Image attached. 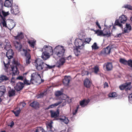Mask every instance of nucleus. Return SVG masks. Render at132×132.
Here are the masks:
<instances>
[{
  "label": "nucleus",
  "instance_id": "56",
  "mask_svg": "<svg viewBox=\"0 0 132 132\" xmlns=\"http://www.w3.org/2000/svg\"><path fill=\"white\" fill-rule=\"evenodd\" d=\"M23 50H24L27 51V52L28 53H29L30 54V52L31 51H30V49H28V50H27V49H23V50H22V51L23 52L24 55H25V53H24V51H23Z\"/></svg>",
  "mask_w": 132,
  "mask_h": 132
},
{
  "label": "nucleus",
  "instance_id": "20",
  "mask_svg": "<svg viewBox=\"0 0 132 132\" xmlns=\"http://www.w3.org/2000/svg\"><path fill=\"white\" fill-rule=\"evenodd\" d=\"M104 36L107 35L108 37L111 36V34L109 28H105L103 30Z\"/></svg>",
  "mask_w": 132,
  "mask_h": 132
},
{
  "label": "nucleus",
  "instance_id": "17",
  "mask_svg": "<svg viewBox=\"0 0 132 132\" xmlns=\"http://www.w3.org/2000/svg\"><path fill=\"white\" fill-rule=\"evenodd\" d=\"M29 105L35 109H38L39 107V103L35 101H34L31 103Z\"/></svg>",
  "mask_w": 132,
  "mask_h": 132
},
{
  "label": "nucleus",
  "instance_id": "7",
  "mask_svg": "<svg viewBox=\"0 0 132 132\" xmlns=\"http://www.w3.org/2000/svg\"><path fill=\"white\" fill-rule=\"evenodd\" d=\"M11 46L9 43H8L6 44L4 47V49L7 51L6 53V55L9 59H11L13 57L11 55H9L10 53L9 51L11 48Z\"/></svg>",
  "mask_w": 132,
  "mask_h": 132
},
{
  "label": "nucleus",
  "instance_id": "10",
  "mask_svg": "<svg viewBox=\"0 0 132 132\" xmlns=\"http://www.w3.org/2000/svg\"><path fill=\"white\" fill-rule=\"evenodd\" d=\"M11 13L15 15H19L20 14V11L17 5H14L12 9L11 10Z\"/></svg>",
  "mask_w": 132,
  "mask_h": 132
},
{
  "label": "nucleus",
  "instance_id": "21",
  "mask_svg": "<svg viewBox=\"0 0 132 132\" xmlns=\"http://www.w3.org/2000/svg\"><path fill=\"white\" fill-rule=\"evenodd\" d=\"M13 0H5L4 5L7 7H11L12 5Z\"/></svg>",
  "mask_w": 132,
  "mask_h": 132
},
{
  "label": "nucleus",
  "instance_id": "42",
  "mask_svg": "<svg viewBox=\"0 0 132 132\" xmlns=\"http://www.w3.org/2000/svg\"><path fill=\"white\" fill-rule=\"evenodd\" d=\"M92 47L93 50H97L99 47L97 46L96 43L95 42L94 43L93 45L92 46Z\"/></svg>",
  "mask_w": 132,
  "mask_h": 132
},
{
  "label": "nucleus",
  "instance_id": "25",
  "mask_svg": "<svg viewBox=\"0 0 132 132\" xmlns=\"http://www.w3.org/2000/svg\"><path fill=\"white\" fill-rule=\"evenodd\" d=\"M62 102L61 101L58 102L54 104H52L48 106L45 108V110H47L51 108H53L59 105V104L61 103Z\"/></svg>",
  "mask_w": 132,
  "mask_h": 132
},
{
  "label": "nucleus",
  "instance_id": "58",
  "mask_svg": "<svg viewBox=\"0 0 132 132\" xmlns=\"http://www.w3.org/2000/svg\"><path fill=\"white\" fill-rule=\"evenodd\" d=\"M14 124V122L13 121H12L9 124V126L11 127H12Z\"/></svg>",
  "mask_w": 132,
  "mask_h": 132
},
{
  "label": "nucleus",
  "instance_id": "36",
  "mask_svg": "<svg viewBox=\"0 0 132 132\" xmlns=\"http://www.w3.org/2000/svg\"><path fill=\"white\" fill-rule=\"evenodd\" d=\"M79 48H76L74 50V53L76 56H78L80 53V50Z\"/></svg>",
  "mask_w": 132,
  "mask_h": 132
},
{
  "label": "nucleus",
  "instance_id": "50",
  "mask_svg": "<svg viewBox=\"0 0 132 132\" xmlns=\"http://www.w3.org/2000/svg\"><path fill=\"white\" fill-rule=\"evenodd\" d=\"M26 105V103L24 102L21 103L20 105V106L22 108H23Z\"/></svg>",
  "mask_w": 132,
  "mask_h": 132
},
{
  "label": "nucleus",
  "instance_id": "4",
  "mask_svg": "<svg viewBox=\"0 0 132 132\" xmlns=\"http://www.w3.org/2000/svg\"><path fill=\"white\" fill-rule=\"evenodd\" d=\"M127 20V17L126 16L122 15L119 17V19L116 20L115 25L118 26L123 29L122 25L121 23H125Z\"/></svg>",
  "mask_w": 132,
  "mask_h": 132
},
{
  "label": "nucleus",
  "instance_id": "59",
  "mask_svg": "<svg viewBox=\"0 0 132 132\" xmlns=\"http://www.w3.org/2000/svg\"><path fill=\"white\" fill-rule=\"evenodd\" d=\"M44 93H41L39 95V97H43Z\"/></svg>",
  "mask_w": 132,
  "mask_h": 132
},
{
  "label": "nucleus",
  "instance_id": "28",
  "mask_svg": "<svg viewBox=\"0 0 132 132\" xmlns=\"http://www.w3.org/2000/svg\"><path fill=\"white\" fill-rule=\"evenodd\" d=\"M52 122H49L47 124L46 127L47 129L49 131L48 132H53V131L54 130V129H53L52 126Z\"/></svg>",
  "mask_w": 132,
  "mask_h": 132
},
{
  "label": "nucleus",
  "instance_id": "34",
  "mask_svg": "<svg viewBox=\"0 0 132 132\" xmlns=\"http://www.w3.org/2000/svg\"><path fill=\"white\" fill-rule=\"evenodd\" d=\"M28 42L30 46L32 48H34L35 42L34 40H29L28 41Z\"/></svg>",
  "mask_w": 132,
  "mask_h": 132
},
{
  "label": "nucleus",
  "instance_id": "35",
  "mask_svg": "<svg viewBox=\"0 0 132 132\" xmlns=\"http://www.w3.org/2000/svg\"><path fill=\"white\" fill-rule=\"evenodd\" d=\"M119 61L120 63L125 65H127V61L124 59L120 58L119 59Z\"/></svg>",
  "mask_w": 132,
  "mask_h": 132
},
{
  "label": "nucleus",
  "instance_id": "46",
  "mask_svg": "<svg viewBox=\"0 0 132 132\" xmlns=\"http://www.w3.org/2000/svg\"><path fill=\"white\" fill-rule=\"evenodd\" d=\"M98 32L97 33V35L98 36H103V31L100 30L98 29Z\"/></svg>",
  "mask_w": 132,
  "mask_h": 132
},
{
  "label": "nucleus",
  "instance_id": "55",
  "mask_svg": "<svg viewBox=\"0 0 132 132\" xmlns=\"http://www.w3.org/2000/svg\"><path fill=\"white\" fill-rule=\"evenodd\" d=\"M123 34L122 32L121 33H119V34H117L115 36V37H120L122 34Z\"/></svg>",
  "mask_w": 132,
  "mask_h": 132
},
{
  "label": "nucleus",
  "instance_id": "43",
  "mask_svg": "<svg viewBox=\"0 0 132 132\" xmlns=\"http://www.w3.org/2000/svg\"><path fill=\"white\" fill-rule=\"evenodd\" d=\"M94 70V72L96 74H97L98 72L99 71V68L98 67L95 66L93 68Z\"/></svg>",
  "mask_w": 132,
  "mask_h": 132
},
{
  "label": "nucleus",
  "instance_id": "38",
  "mask_svg": "<svg viewBox=\"0 0 132 132\" xmlns=\"http://www.w3.org/2000/svg\"><path fill=\"white\" fill-rule=\"evenodd\" d=\"M2 16L3 17L5 18V17L10 14V13L9 11L5 12L4 11L2 10Z\"/></svg>",
  "mask_w": 132,
  "mask_h": 132
},
{
  "label": "nucleus",
  "instance_id": "37",
  "mask_svg": "<svg viewBox=\"0 0 132 132\" xmlns=\"http://www.w3.org/2000/svg\"><path fill=\"white\" fill-rule=\"evenodd\" d=\"M21 110L19 109V110H16V111H12V112H13L16 117L18 116Z\"/></svg>",
  "mask_w": 132,
  "mask_h": 132
},
{
  "label": "nucleus",
  "instance_id": "40",
  "mask_svg": "<svg viewBox=\"0 0 132 132\" xmlns=\"http://www.w3.org/2000/svg\"><path fill=\"white\" fill-rule=\"evenodd\" d=\"M109 97H117V94L116 93L113 92L109 94Z\"/></svg>",
  "mask_w": 132,
  "mask_h": 132
},
{
  "label": "nucleus",
  "instance_id": "31",
  "mask_svg": "<svg viewBox=\"0 0 132 132\" xmlns=\"http://www.w3.org/2000/svg\"><path fill=\"white\" fill-rule=\"evenodd\" d=\"M9 79V77L5 75H2L0 77V80L2 82L6 81Z\"/></svg>",
  "mask_w": 132,
  "mask_h": 132
},
{
  "label": "nucleus",
  "instance_id": "60",
  "mask_svg": "<svg viewBox=\"0 0 132 132\" xmlns=\"http://www.w3.org/2000/svg\"><path fill=\"white\" fill-rule=\"evenodd\" d=\"M66 104V102H64L62 103V105L61 106V105L59 106V107H62L63 106H65Z\"/></svg>",
  "mask_w": 132,
  "mask_h": 132
},
{
  "label": "nucleus",
  "instance_id": "9",
  "mask_svg": "<svg viewBox=\"0 0 132 132\" xmlns=\"http://www.w3.org/2000/svg\"><path fill=\"white\" fill-rule=\"evenodd\" d=\"M43 51L46 52L47 53L52 55L53 54V51L52 49V47L50 46H47L45 45L44 46L43 50Z\"/></svg>",
  "mask_w": 132,
  "mask_h": 132
},
{
  "label": "nucleus",
  "instance_id": "54",
  "mask_svg": "<svg viewBox=\"0 0 132 132\" xmlns=\"http://www.w3.org/2000/svg\"><path fill=\"white\" fill-rule=\"evenodd\" d=\"M23 77L22 76H19L17 77V79L19 80H23Z\"/></svg>",
  "mask_w": 132,
  "mask_h": 132
},
{
  "label": "nucleus",
  "instance_id": "57",
  "mask_svg": "<svg viewBox=\"0 0 132 132\" xmlns=\"http://www.w3.org/2000/svg\"><path fill=\"white\" fill-rule=\"evenodd\" d=\"M108 87V83L106 82H105L104 83V88H106V87Z\"/></svg>",
  "mask_w": 132,
  "mask_h": 132
},
{
  "label": "nucleus",
  "instance_id": "47",
  "mask_svg": "<svg viewBox=\"0 0 132 132\" xmlns=\"http://www.w3.org/2000/svg\"><path fill=\"white\" fill-rule=\"evenodd\" d=\"M62 94V92L60 91H57L55 93V95L56 96H60Z\"/></svg>",
  "mask_w": 132,
  "mask_h": 132
},
{
  "label": "nucleus",
  "instance_id": "27",
  "mask_svg": "<svg viewBox=\"0 0 132 132\" xmlns=\"http://www.w3.org/2000/svg\"><path fill=\"white\" fill-rule=\"evenodd\" d=\"M13 44L15 47L17 49L20 50L22 48V46L21 44L17 41H14Z\"/></svg>",
  "mask_w": 132,
  "mask_h": 132
},
{
  "label": "nucleus",
  "instance_id": "16",
  "mask_svg": "<svg viewBox=\"0 0 132 132\" xmlns=\"http://www.w3.org/2000/svg\"><path fill=\"white\" fill-rule=\"evenodd\" d=\"M65 62V59L64 58H62L57 62L56 67L60 68L62 66Z\"/></svg>",
  "mask_w": 132,
  "mask_h": 132
},
{
  "label": "nucleus",
  "instance_id": "22",
  "mask_svg": "<svg viewBox=\"0 0 132 132\" xmlns=\"http://www.w3.org/2000/svg\"><path fill=\"white\" fill-rule=\"evenodd\" d=\"M84 85L87 88H89L90 86L91 82L87 78H86L84 80Z\"/></svg>",
  "mask_w": 132,
  "mask_h": 132
},
{
  "label": "nucleus",
  "instance_id": "8",
  "mask_svg": "<svg viewBox=\"0 0 132 132\" xmlns=\"http://www.w3.org/2000/svg\"><path fill=\"white\" fill-rule=\"evenodd\" d=\"M131 82H129L125 83L119 86V88L121 90H123L126 88L127 90H130L131 87Z\"/></svg>",
  "mask_w": 132,
  "mask_h": 132
},
{
  "label": "nucleus",
  "instance_id": "62",
  "mask_svg": "<svg viewBox=\"0 0 132 132\" xmlns=\"http://www.w3.org/2000/svg\"><path fill=\"white\" fill-rule=\"evenodd\" d=\"M91 30L94 31L95 32V34H97V33L99 31L98 29L97 30H94V29H91Z\"/></svg>",
  "mask_w": 132,
  "mask_h": 132
},
{
  "label": "nucleus",
  "instance_id": "15",
  "mask_svg": "<svg viewBox=\"0 0 132 132\" xmlns=\"http://www.w3.org/2000/svg\"><path fill=\"white\" fill-rule=\"evenodd\" d=\"M126 26L124 28V30L123 29L122 33L123 34L126 33H128L131 30V27L130 24L126 23Z\"/></svg>",
  "mask_w": 132,
  "mask_h": 132
},
{
  "label": "nucleus",
  "instance_id": "29",
  "mask_svg": "<svg viewBox=\"0 0 132 132\" xmlns=\"http://www.w3.org/2000/svg\"><path fill=\"white\" fill-rule=\"evenodd\" d=\"M70 79L68 77L65 76L63 81L64 85L65 86H68L70 81Z\"/></svg>",
  "mask_w": 132,
  "mask_h": 132
},
{
  "label": "nucleus",
  "instance_id": "61",
  "mask_svg": "<svg viewBox=\"0 0 132 132\" xmlns=\"http://www.w3.org/2000/svg\"><path fill=\"white\" fill-rule=\"evenodd\" d=\"M72 57V56H71V55H70L66 57V59L68 60H69L71 59Z\"/></svg>",
  "mask_w": 132,
  "mask_h": 132
},
{
  "label": "nucleus",
  "instance_id": "2",
  "mask_svg": "<svg viewBox=\"0 0 132 132\" xmlns=\"http://www.w3.org/2000/svg\"><path fill=\"white\" fill-rule=\"evenodd\" d=\"M30 81L25 78L24 81V84L27 85H29L31 83L32 84L38 85L42 82L41 81L42 80L40 75L38 72H35L32 73Z\"/></svg>",
  "mask_w": 132,
  "mask_h": 132
},
{
  "label": "nucleus",
  "instance_id": "24",
  "mask_svg": "<svg viewBox=\"0 0 132 132\" xmlns=\"http://www.w3.org/2000/svg\"><path fill=\"white\" fill-rule=\"evenodd\" d=\"M50 54L47 53V52L43 51L42 55V57L44 60H46L49 58L50 56Z\"/></svg>",
  "mask_w": 132,
  "mask_h": 132
},
{
  "label": "nucleus",
  "instance_id": "49",
  "mask_svg": "<svg viewBox=\"0 0 132 132\" xmlns=\"http://www.w3.org/2000/svg\"><path fill=\"white\" fill-rule=\"evenodd\" d=\"M91 39L90 38L88 39H87V40H84V43H89V42L91 40Z\"/></svg>",
  "mask_w": 132,
  "mask_h": 132
},
{
  "label": "nucleus",
  "instance_id": "14",
  "mask_svg": "<svg viewBox=\"0 0 132 132\" xmlns=\"http://www.w3.org/2000/svg\"><path fill=\"white\" fill-rule=\"evenodd\" d=\"M50 113L51 116L52 118H55L59 116V112L58 110L56 111L52 110H50Z\"/></svg>",
  "mask_w": 132,
  "mask_h": 132
},
{
  "label": "nucleus",
  "instance_id": "5",
  "mask_svg": "<svg viewBox=\"0 0 132 132\" xmlns=\"http://www.w3.org/2000/svg\"><path fill=\"white\" fill-rule=\"evenodd\" d=\"M75 44L76 47H78L79 49H81L84 47V40L83 39H77L76 40Z\"/></svg>",
  "mask_w": 132,
  "mask_h": 132
},
{
  "label": "nucleus",
  "instance_id": "13",
  "mask_svg": "<svg viewBox=\"0 0 132 132\" xmlns=\"http://www.w3.org/2000/svg\"><path fill=\"white\" fill-rule=\"evenodd\" d=\"M103 67L105 68L107 71H109L112 70L113 68V65L111 62H107L104 64Z\"/></svg>",
  "mask_w": 132,
  "mask_h": 132
},
{
  "label": "nucleus",
  "instance_id": "45",
  "mask_svg": "<svg viewBox=\"0 0 132 132\" xmlns=\"http://www.w3.org/2000/svg\"><path fill=\"white\" fill-rule=\"evenodd\" d=\"M127 65H128L131 68H132V60L129 59L127 61Z\"/></svg>",
  "mask_w": 132,
  "mask_h": 132
},
{
  "label": "nucleus",
  "instance_id": "32",
  "mask_svg": "<svg viewBox=\"0 0 132 132\" xmlns=\"http://www.w3.org/2000/svg\"><path fill=\"white\" fill-rule=\"evenodd\" d=\"M35 132H45V131L42 127H39L36 128Z\"/></svg>",
  "mask_w": 132,
  "mask_h": 132
},
{
  "label": "nucleus",
  "instance_id": "12",
  "mask_svg": "<svg viewBox=\"0 0 132 132\" xmlns=\"http://www.w3.org/2000/svg\"><path fill=\"white\" fill-rule=\"evenodd\" d=\"M0 16L2 19L1 24L2 25L3 27H7V25L8 24L9 20V19L6 20L5 18L3 17L1 13H0Z\"/></svg>",
  "mask_w": 132,
  "mask_h": 132
},
{
  "label": "nucleus",
  "instance_id": "48",
  "mask_svg": "<svg viewBox=\"0 0 132 132\" xmlns=\"http://www.w3.org/2000/svg\"><path fill=\"white\" fill-rule=\"evenodd\" d=\"M129 102L132 104V93L129 96Z\"/></svg>",
  "mask_w": 132,
  "mask_h": 132
},
{
  "label": "nucleus",
  "instance_id": "26",
  "mask_svg": "<svg viewBox=\"0 0 132 132\" xmlns=\"http://www.w3.org/2000/svg\"><path fill=\"white\" fill-rule=\"evenodd\" d=\"M7 25L8 28L11 30L14 27L15 24L14 22L9 20Z\"/></svg>",
  "mask_w": 132,
  "mask_h": 132
},
{
  "label": "nucleus",
  "instance_id": "39",
  "mask_svg": "<svg viewBox=\"0 0 132 132\" xmlns=\"http://www.w3.org/2000/svg\"><path fill=\"white\" fill-rule=\"evenodd\" d=\"M0 91L5 94L6 91V88L4 86H0Z\"/></svg>",
  "mask_w": 132,
  "mask_h": 132
},
{
  "label": "nucleus",
  "instance_id": "30",
  "mask_svg": "<svg viewBox=\"0 0 132 132\" xmlns=\"http://www.w3.org/2000/svg\"><path fill=\"white\" fill-rule=\"evenodd\" d=\"M14 37L16 39H19V40H20L23 39L24 36L23 33L21 32L19 33L18 32L17 35L16 36H14Z\"/></svg>",
  "mask_w": 132,
  "mask_h": 132
},
{
  "label": "nucleus",
  "instance_id": "64",
  "mask_svg": "<svg viewBox=\"0 0 132 132\" xmlns=\"http://www.w3.org/2000/svg\"><path fill=\"white\" fill-rule=\"evenodd\" d=\"M63 95H61V99L62 100H65L66 99V97H63Z\"/></svg>",
  "mask_w": 132,
  "mask_h": 132
},
{
  "label": "nucleus",
  "instance_id": "1",
  "mask_svg": "<svg viewBox=\"0 0 132 132\" xmlns=\"http://www.w3.org/2000/svg\"><path fill=\"white\" fill-rule=\"evenodd\" d=\"M34 63L36 69L38 71L43 70L44 71L47 70L48 69L54 68L55 67V65H50L47 64L43 60L39 58L35 60Z\"/></svg>",
  "mask_w": 132,
  "mask_h": 132
},
{
  "label": "nucleus",
  "instance_id": "52",
  "mask_svg": "<svg viewBox=\"0 0 132 132\" xmlns=\"http://www.w3.org/2000/svg\"><path fill=\"white\" fill-rule=\"evenodd\" d=\"M96 25H97L98 27V28L100 29H101V27L100 24L99 23H98V22L97 20L96 21Z\"/></svg>",
  "mask_w": 132,
  "mask_h": 132
},
{
  "label": "nucleus",
  "instance_id": "23",
  "mask_svg": "<svg viewBox=\"0 0 132 132\" xmlns=\"http://www.w3.org/2000/svg\"><path fill=\"white\" fill-rule=\"evenodd\" d=\"M111 50V48L109 46H108L106 48L103 49L101 53L102 54H109Z\"/></svg>",
  "mask_w": 132,
  "mask_h": 132
},
{
  "label": "nucleus",
  "instance_id": "3",
  "mask_svg": "<svg viewBox=\"0 0 132 132\" xmlns=\"http://www.w3.org/2000/svg\"><path fill=\"white\" fill-rule=\"evenodd\" d=\"M65 51L64 49L60 46H56L54 49L55 54L59 57H62L63 56Z\"/></svg>",
  "mask_w": 132,
  "mask_h": 132
},
{
  "label": "nucleus",
  "instance_id": "18",
  "mask_svg": "<svg viewBox=\"0 0 132 132\" xmlns=\"http://www.w3.org/2000/svg\"><path fill=\"white\" fill-rule=\"evenodd\" d=\"M11 68L12 71V76L17 75L18 74L17 67L16 65H13L11 66Z\"/></svg>",
  "mask_w": 132,
  "mask_h": 132
},
{
  "label": "nucleus",
  "instance_id": "33",
  "mask_svg": "<svg viewBox=\"0 0 132 132\" xmlns=\"http://www.w3.org/2000/svg\"><path fill=\"white\" fill-rule=\"evenodd\" d=\"M8 94L9 96V97L15 96V91L14 89H10L9 92Z\"/></svg>",
  "mask_w": 132,
  "mask_h": 132
},
{
  "label": "nucleus",
  "instance_id": "44",
  "mask_svg": "<svg viewBox=\"0 0 132 132\" xmlns=\"http://www.w3.org/2000/svg\"><path fill=\"white\" fill-rule=\"evenodd\" d=\"M61 120L63 122L66 124H68L69 122V120L66 117H65L64 119H61Z\"/></svg>",
  "mask_w": 132,
  "mask_h": 132
},
{
  "label": "nucleus",
  "instance_id": "63",
  "mask_svg": "<svg viewBox=\"0 0 132 132\" xmlns=\"http://www.w3.org/2000/svg\"><path fill=\"white\" fill-rule=\"evenodd\" d=\"M72 102L71 99H69L67 101V102L68 104H69L71 103Z\"/></svg>",
  "mask_w": 132,
  "mask_h": 132
},
{
  "label": "nucleus",
  "instance_id": "51",
  "mask_svg": "<svg viewBox=\"0 0 132 132\" xmlns=\"http://www.w3.org/2000/svg\"><path fill=\"white\" fill-rule=\"evenodd\" d=\"M79 107V106H77V107L76 109L75 110V112H73V115H75L76 113L77 112Z\"/></svg>",
  "mask_w": 132,
  "mask_h": 132
},
{
  "label": "nucleus",
  "instance_id": "19",
  "mask_svg": "<svg viewBox=\"0 0 132 132\" xmlns=\"http://www.w3.org/2000/svg\"><path fill=\"white\" fill-rule=\"evenodd\" d=\"M90 102L89 99L88 100L84 99L80 102V104L82 107H84L87 105Z\"/></svg>",
  "mask_w": 132,
  "mask_h": 132
},
{
  "label": "nucleus",
  "instance_id": "11",
  "mask_svg": "<svg viewBox=\"0 0 132 132\" xmlns=\"http://www.w3.org/2000/svg\"><path fill=\"white\" fill-rule=\"evenodd\" d=\"M24 87V84L20 82H19L14 87L15 90L17 91H19L21 90Z\"/></svg>",
  "mask_w": 132,
  "mask_h": 132
},
{
  "label": "nucleus",
  "instance_id": "41",
  "mask_svg": "<svg viewBox=\"0 0 132 132\" xmlns=\"http://www.w3.org/2000/svg\"><path fill=\"white\" fill-rule=\"evenodd\" d=\"M123 7L126 9H128L130 10H132V6L129 4L124 5Z\"/></svg>",
  "mask_w": 132,
  "mask_h": 132
},
{
  "label": "nucleus",
  "instance_id": "6",
  "mask_svg": "<svg viewBox=\"0 0 132 132\" xmlns=\"http://www.w3.org/2000/svg\"><path fill=\"white\" fill-rule=\"evenodd\" d=\"M25 53V62L24 63V64L25 65H27L29 64L31 61V56L30 54L28 53L27 51L23 50Z\"/></svg>",
  "mask_w": 132,
  "mask_h": 132
},
{
  "label": "nucleus",
  "instance_id": "53",
  "mask_svg": "<svg viewBox=\"0 0 132 132\" xmlns=\"http://www.w3.org/2000/svg\"><path fill=\"white\" fill-rule=\"evenodd\" d=\"M4 94L3 93H2V92L0 91V103L2 101V100L1 98V97H2L3 96Z\"/></svg>",
  "mask_w": 132,
  "mask_h": 132
}]
</instances>
